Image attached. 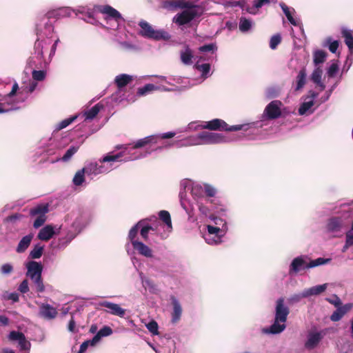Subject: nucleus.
<instances>
[{"mask_svg": "<svg viewBox=\"0 0 353 353\" xmlns=\"http://www.w3.org/2000/svg\"><path fill=\"white\" fill-rule=\"evenodd\" d=\"M279 6L281 7L283 12L285 15L286 18L288 19V21L294 26H299L301 31L303 32V28L301 23H300L299 21L295 19L293 17V14L295 13L294 8L292 7L288 6L285 3L281 2L279 3Z\"/></svg>", "mask_w": 353, "mask_h": 353, "instance_id": "23", "label": "nucleus"}, {"mask_svg": "<svg viewBox=\"0 0 353 353\" xmlns=\"http://www.w3.org/2000/svg\"><path fill=\"white\" fill-rule=\"evenodd\" d=\"M9 339L12 341H17L21 350H28L30 348V343L26 340L23 332H10Z\"/></svg>", "mask_w": 353, "mask_h": 353, "instance_id": "26", "label": "nucleus"}, {"mask_svg": "<svg viewBox=\"0 0 353 353\" xmlns=\"http://www.w3.org/2000/svg\"><path fill=\"white\" fill-rule=\"evenodd\" d=\"M341 77L342 74L340 75L338 79L336 80V81L328 88V89L325 91V94L319 99L320 103H323L329 100L333 91L336 88V87L341 82Z\"/></svg>", "mask_w": 353, "mask_h": 353, "instance_id": "45", "label": "nucleus"}, {"mask_svg": "<svg viewBox=\"0 0 353 353\" xmlns=\"http://www.w3.org/2000/svg\"><path fill=\"white\" fill-rule=\"evenodd\" d=\"M225 234V228H214L213 225H207V232L203 233L205 242L210 245H216L222 242V238Z\"/></svg>", "mask_w": 353, "mask_h": 353, "instance_id": "13", "label": "nucleus"}, {"mask_svg": "<svg viewBox=\"0 0 353 353\" xmlns=\"http://www.w3.org/2000/svg\"><path fill=\"white\" fill-rule=\"evenodd\" d=\"M139 221H143V223L140 226V234L142 239L148 241L149 240V234L150 232H153L152 224L148 223V219H141Z\"/></svg>", "mask_w": 353, "mask_h": 353, "instance_id": "44", "label": "nucleus"}, {"mask_svg": "<svg viewBox=\"0 0 353 353\" xmlns=\"http://www.w3.org/2000/svg\"><path fill=\"white\" fill-rule=\"evenodd\" d=\"M199 57L194 56L193 51L188 46H185L180 51L181 61L186 65H190L193 63L194 61H197Z\"/></svg>", "mask_w": 353, "mask_h": 353, "instance_id": "22", "label": "nucleus"}, {"mask_svg": "<svg viewBox=\"0 0 353 353\" xmlns=\"http://www.w3.org/2000/svg\"><path fill=\"white\" fill-rule=\"evenodd\" d=\"M170 300L173 306V311L172 313V322H177L182 314V307L179 300L174 296H171Z\"/></svg>", "mask_w": 353, "mask_h": 353, "instance_id": "36", "label": "nucleus"}, {"mask_svg": "<svg viewBox=\"0 0 353 353\" xmlns=\"http://www.w3.org/2000/svg\"><path fill=\"white\" fill-rule=\"evenodd\" d=\"M101 307L105 308V312L112 315L117 316L119 317H124L125 315L126 310L122 308L119 304L112 303L110 301H101L99 303Z\"/></svg>", "mask_w": 353, "mask_h": 353, "instance_id": "18", "label": "nucleus"}, {"mask_svg": "<svg viewBox=\"0 0 353 353\" xmlns=\"http://www.w3.org/2000/svg\"><path fill=\"white\" fill-rule=\"evenodd\" d=\"M205 11L203 2L201 4L190 7L189 8L183 10L181 12L176 14L172 21L178 26H183L190 23L195 18L199 17L203 14Z\"/></svg>", "mask_w": 353, "mask_h": 353, "instance_id": "10", "label": "nucleus"}, {"mask_svg": "<svg viewBox=\"0 0 353 353\" xmlns=\"http://www.w3.org/2000/svg\"><path fill=\"white\" fill-rule=\"evenodd\" d=\"M339 41L333 40V39L330 37H327L323 43V46L325 48H328L329 50L332 53H335L339 48Z\"/></svg>", "mask_w": 353, "mask_h": 353, "instance_id": "50", "label": "nucleus"}, {"mask_svg": "<svg viewBox=\"0 0 353 353\" xmlns=\"http://www.w3.org/2000/svg\"><path fill=\"white\" fill-rule=\"evenodd\" d=\"M72 13H75L76 15H77V13L75 12V10L72 9L70 7H64L61 8L57 10H54L52 12H49L43 16V17H48L50 22L53 23V21L51 20V18L57 17H70L72 15Z\"/></svg>", "mask_w": 353, "mask_h": 353, "instance_id": "25", "label": "nucleus"}, {"mask_svg": "<svg viewBox=\"0 0 353 353\" xmlns=\"http://www.w3.org/2000/svg\"><path fill=\"white\" fill-rule=\"evenodd\" d=\"M307 298L305 289L300 293L294 294L290 296L288 301L290 303H297L300 302L303 299Z\"/></svg>", "mask_w": 353, "mask_h": 353, "instance_id": "56", "label": "nucleus"}, {"mask_svg": "<svg viewBox=\"0 0 353 353\" xmlns=\"http://www.w3.org/2000/svg\"><path fill=\"white\" fill-rule=\"evenodd\" d=\"M153 226V232L157 236H159L161 239L163 240L167 239L170 234L172 230H168L167 225L163 224L162 222H157L156 223L152 224Z\"/></svg>", "mask_w": 353, "mask_h": 353, "instance_id": "33", "label": "nucleus"}, {"mask_svg": "<svg viewBox=\"0 0 353 353\" xmlns=\"http://www.w3.org/2000/svg\"><path fill=\"white\" fill-rule=\"evenodd\" d=\"M307 81V72L305 68L301 69L293 82L294 90L295 92L301 90Z\"/></svg>", "mask_w": 353, "mask_h": 353, "instance_id": "30", "label": "nucleus"}, {"mask_svg": "<svg viewBox=\"0 0 353 353\" xmlns=\"http://www.w3.org/2000/svg\"><path fill=\"white\" fill-rule=\"evenodd\" d=\"M325 301L336 307L343 305L341 299L336 294H332L331 296L325 298Z\"/></svg>", "mask_w": 353, "mask_h": 353, "instance_id": "61", "label": "nucleus"}, {"mask_svg": "<svg viewBox=\"0 0 353 353\" xmlns=\"http://www.w3.org/2000/svg\"><path fill=\"white\" fill-rule=\"evenodd\" d=\"M103 105H101V103H97L90 110H88L83 112L82 114L78 115L79 117L81 116L82 117H84L85 120H91L98 114L100 110L103 108Z\"/></svg>", "mask_w": 353, "mask_h": 353, "instance_id": "43", "label": "nucleus"}, {"mask_svg": "<svg viewBox=\"0 0 353 353\" xmlns=\"http://www.w3.org/2000/svg\"><path fill=\"white\" fill-rule=\"evenodd\" d=\"M319 96V93L310 90L308 94L303 97V102L301 104L298 112L301 116L312 114L314 109H312L314 105V100Z\"/></svg>", "mask_w": 353, "mask_h": 353, "instance_id": "16", "label": "nucleus"}, {"mask_svg": "<svg viewBox=\"0 0 353 353\" xmlns=\"http://www.w3.org/2000/svg\"><path fill=\"white\" fill-rule=\"evenodd\" d=\"M281 41V36L280 34H276L273 35L270 40V48L272 50H274L277 48L279 44Z\"/></svg>", "mask_w": 353, "mask_h": 353, "instance_id": "59", "label": "nucleus"}, {"mask_svg": "<svg viewBox=\"0 0 353 353\" xmlns=\"http://www.w3.org/2000/svg\"><path fill=\"white\" fill-rule=\"evenodd\" d=\"M101 11L106 14V23L111 26V29L117 28L121 22L125 21L119 12L110 6H103Z\"/></svg>", "mask_w": 353, "mask_h": 353, "instance_id": "14", "label": "nucleus"}, {"mask_svg": "<svg viewBox=\"0 0 353 353\" xmlns=\"http://www.w3.org/2000/svg\"><path fill=\"white\" fill-rule=\"evenodd\" d=\"M43 250V247L40 245L39 244H37L30 251L29 256L33 259H39L42 256Z\"/></svg>", "mask_w": 353, "mask_h": 353, "instance_id": "55", "label": "nucleus"}, {"mask_svg": "<svg viewBox=\"0 0 353 353\" xmlns=\"http://www.w3.org/2000/svg\"><path fill=\"white\" fill-rule=\"evenodd\" d=\"M193 2L187 0H165L163 2V8L167 10L187 9L196 6Z\"/></svg>", "mask_w": 353, "mask_h": 353, "instance_id": "17", "label": "nucleus"}, {"mask_svg": "<svg viewBox=\"0 0 353 353\" xmlns=\"http://www.w3.org/2000/svg\"><path fill=\"white\" fill-rule=\"evenodd\" d=\"M323 70L321 67H315L310 75L311 81L319 88L320 91L325 89V84L322 81Z\"/></svg>", "mask_w": 353, "mask_h": 353, "instance_id": "29", "label": "nucleus"}, {"mask_svg": "<svg viewBox=\"0 0 353 353\" xmlns=\"http://www.w3.org/2000/svg\"><path fill=\"white\" fill-rule=\"evenodd\" d=\"M33 80L34 81H43L46 78V73L44 70H33L32 72Z\"/></svg>", "mask_w": 353, "mask_h": 353, "instance_id": "63", "label": "nucleus"}, {"mask_svg": "<svg viewBox=\"0 0 353 353\" xmlns=\"http://www.w3.org/2000/svg\"><path fill=\"white\" fill-rule=\"evenodd\" d=\"M181 185L184 189L191 187L192 201L186 198L183 192L180 191L179 192L181 205L188 215L189 219L193 218L196 208L201 215L208 216L213 209V203L212 199H210L204 195L203 185L199 183L192 184L190 181H182Z\"/></svg>", "mask_w": 353, "mask_h": 353, "instance_id": "3", "label": "nucleus"}, {"mask_svg": "<svg viewBox=\"0 0 353 353\" xmlns=\"http://www.w3.org/2000/svg\"><path fill=\"white\" fill-rule=\"evenodd\" d=\"M225 141V137L220 133L203 131L181 140L174 141L164 145H159L153 150L160 151L164 148H168L174 145L177 148H182L200 145L217 144Z\"/></svg>", "mask_w": 353, "mask_h": 353, "instance_id": "6", "label": "nucleus"}, {"mask_svg": "<svg viewBox=\"0 0 353 353\" xmlns=\"http://www.w3.org/2000/svg\"><path fill=\"white\" fill-rule=\"evenodd\" d=\"M58 233V228L52 225H46L39 230L37 237L41 241H48L54 234Z\"/></svg>", "mask_w": 353, "mask_h": 353, "instance_id": "24", "label": "nucleus"}, {"mask_svg": "<svg viewBox=\"0 0 353 353\" xmlns=\"http://www.w3.org/2000/svg\"><path fill=\"white\" fill-rule=\"evenodd\" d=\"M352 303H346L343 305L337 307L336 310L330 316V320L333 322L340 321L352 308Z\"/></svg>", "mask_w": 353, "mask_h": 353, "instance_id": "28", "label": "nucleus"}, {"mask_svg": "<svg viewBox=\"0 0 353 353\" xmlns=\"http://www.w3.org/2000/svg\"><path fill=\"white\" fill-rule=\"evenodd\" d=\"M199 50L201 52H212V54H214V52L216 50V46L214 43H209L199 47Z\"/></svg>", "mask_w": 353, "mask_h": 353, "instance_id": "64", "label": "nucleus"}, {"mask_svg": "<svg viewBox=\"0 0 353 353\" xmlns=\"http://www.w3.org/2000/svg\"><path fill=\"white\" fill-rule=\"evenodd\" d=\"M160 220L163 221V224L166 225L168 230H172V225L170 213L166 210H161L159 212Z\"/></svg>", "mask_w": 353, "mask_h": 353, "instance_id": "51", "label": "nucleus"}, {"mask_svg": "<svg viewBox=\"0 0 353 353\" xmlns=\"http://www.w3.org/2000/svg\"><path fill=\"white\" fill-rule=\"evenodd\" d=\"M19 108L18 103L10 102L6 100V98L1 99L0 102V114L6 113L12 110H17Z\"/></svg>", "mask_w": 353, "mask_h": 353, "instance_id": "41", "label": "nucleus"}, {"mask_svg": "<svg viewBox=\"0 0 353 353\" xmlns=\"http://www.w3.org/2000/svg\"><path fill=\"white\" fill-rule=\"evenodd\" d=\"M331 259L322 257L311 260L307 255H300L292 259L289 266V274H296L301 270L313 268L330 262Z\"/></svg>", "mask_w": 353, "mask_h": 353, "instance_id": "8", "label": "nucleus"}, {"mask_svg": "<svg viewBox=\"0 0 353 353\" xmlns=\"http://www.w3.org/2000/svg\"><path fill=\"white\" fill-rule=\"evenodd\" d=\"M26 276L29 277L35 285L36 290L38 292H43L45 286L42 280L43 272L42 265L35 261H30L26 263Z\"/></svg>", "mask_w": 353, "mask_h": 353, "instance_id": "12", "label": "nucleus"}, {"mask_svg": "<svg viewBox=\"0 0 353 353\" xmlns=\"http://www.w3.org/2000/svg\"><path fill=\"white\" fill-rule=\"evenodd\" d=\"M37 39L34 46L33 55L28 64L37 68L46 67L55 54L59 39H52L54 26L48 17H42L36 26Z\"/></svg>", "mask_w": 353, "mask_h": 353, "instance_id": "2", "label": "nucleus"}, {"mask_svg": "<svg viewBox=\"0 0 353 353\" xmlns=\"http://www.w3.org/2000/svg\"><path fill=\"white\" fill-rule=\"evenodd\" d=\"M327 57V53L322 50H316L313 53V63L315 67L324 63Z\"/></svg>", "mask_w": 353, "mask_h": 353, "instance_id": "46", "label": "nucleus"}, {"mask_svg": "<svg viewBox=\"0 0 353 353\" xmlns=\"http://www.w3.org/2000/svg\"><path fill=\"white\" fill-rule=\"evenodd\" d=\"M202 57L196 61L194 68L201 73V82L212 75L211 66L210 63H200L203 60Z\"/></svg>", "mask_w": 353, "mask_h": 353, "instance_id": "27", "label": "nucleus"}, {"mask_svg": "<svg viewBox=\"0 0 353 353\" xmlns=\"http://www.w3.org/2000/svg\"><path fill=\"white\" fill-rule=\"evenodd\" d=\"M203 190H204V195L207 196V198H209L210 199H212V197H214L216 194V189L212 186L210 184L208 183H203Z\"/></svg>", "mask_w": 353, "mask_h": 353, "instance_id": "54", "label": "nucleus"}, {"mask_svg": "<svg viewBox=\"0 0 353 353\" xmlns=\"http://www.w3.org/2000/svg\"><path fill=\"white\" fill-rule=\"evenodd\" d=\"M78 146H70L62 157H61V154H59V162H68L72 159L73 155L78 151Z\"/></svg>", "mask_w": 353, "mask_h": 353, "instance_id": "49", "label": "nucleus"}, {"mask_svg": "<svg viewBox=\"0 0 353 353\" xmlns=\"http://www.w3.org/2000/svg\"><path fill=\"white\" fill-rule=\"evenodd\" d=\"M3 300H11L13 303L19 301V294L17 292H4L1 295Z\"/></svg>", "mask_w": 353, "mask_h": 353, "instance_id": "58", "label": "nucleus"}, {"mask_svg": "<svg viewBox=\"0 0 353 353\" xmlns=\"http://www.w3.org/2000/svg\"><path fill=\"white\" fill-rule=\"evenodd\" d=\"M143 223V221H139L130 230L128 237L129 240L130 241L132 245H133V242L139 241L136 240V237L137 236L139 229Z\"/></svg>", "mask_w": 353, "mask_h": 353, "instance_id": "53", "label": "nucleus"}, {"mask_svg": "<svg viewBox=\"0 0 353 353\" xmlns=\"http://www.w3.org/2000/svg\"><path fill=\"white\" fill-rule=\"evenodd\" d=\"M13 266L11 263H7L3 264L0 268V273L2 275L7 276L13 272Z\"/></svg>", "mask_w": 353, "mask_h": 353, "instance_id": "62", "label": "nucleus"}, {"mask_svg": "<svg viewBox=\"0 0 353 353\" xmlns=\"http://www.w3.org/2000/svg\"><path fill=\"white\" fill-rule=\"evenodd\" d=\"M132 247L140 255L146 258H152L153 256L151 248L141 241L133 242Z\"/></svg>", "mask_w": 353, "mask_h": 353, "instance_id": "35", "label": "nucleus"}, {"mask_svg": "<svg viewBox=\"0 0 353 353\" xmlns=\"http://www.w3.org/2000/svg\"><path fill=\"white\" fill-rule=\"evenodd\" d=\"M132 76L127 74H121L116 76L114 79V83L117 85L119 91L122 90V88L127 85L129 83L132 81Z\"/></svg>", "mask_w": 353, "mask_h": 353, "instance_id": "39", "label": "nucleus"}, {"mask_svg": "<svg viewBox=\"0 0 353 353\" xmlns=\"http://www.w3.org/2000/svg\"><path fill=\"white\" fill-rule=\"evenodd\" d=\"M327 283H324L322 285H317L315 286H312L310 288H305V292L307 297L309 298L312 296H318L323 292H324L327 288Z\"/></svg>", "mask_w": 353, "mask_h": 353, "instance_id": "42", "label": "nucleus"}, {"mask_svg": "<svg viewBox=\"0 0 353 353\" xmlns=\"http://www.w3.org/2000/svg\"><path fill=\"white\" fill-rule=\"evenodd\" d=\"M34 235L32 234H28L23 236L19 242L18 245L16 248V252L17 253H23L30 246Z\"/></svg>", "mask_w": 353, "mask_h": 353, "instance_id": "40", "label": "nucleus"}, {"mask_svg": "<svg viewBox=\"0 0 353 353\" xmlns=\"http://www.w3.org/2000/svg\"><path fill=\"white\" fill-rule=\"evenodd\" d=\"M68 145L65 137L53 132L50 137H43L38 143L37 154L41 164H54L59 162V154Z\"/></svg>", "mask_w": 353, "mask_h": 353, "instance_id": "4", "label": "nucleus"}, {"mask_svg": "<svg viewBox=\"0 0 353 353\" xmlns=\"http://www.w3.org/2000/svg\"><path fill=\"white\" fill-rule=\"evenodd\" d=\"M139 26L140 27L139 34L144 38L155 41L168 40L170 38L168 32L163 29H154L152 26L144 20L140 21Z\"/></svg>", "mask_w": 353, "mask_h": 353, "instance_id": "11", "label": "nucleus"}, {"mask_svg": "<svg viewBox=\"0 0 353 353\" xmlns=\"http://www.w3.org/2000/svg\"><path fill=\"white\" fill-rule=\"evenodd\" d=\"M212 219L213 220L215 225H213L214 228H225V233L227 232L228 231V226H227V223H226V221L223 219H221V218H219V217H212Z\"/></svg>", "mask_w": 353, "mask_h": 353, "instance_id": "60", "label": "nucleus"}, {"mask_svg": "<svg viewBox=\"0 0 353 353\" xmlns=\"http://www.w3.org/2000/svg\"><path fill=\"white\" fill-rule=\"evenodd\" d=\"M139 276L141 281L143 288L148 290L152 294H156L158 289L155 283L148 277H147L143 272H139Z\"/></svg>", "mask_w": 353, "mask_h": 353, "instance_id": "32", "label": "nucleus"}, {"mask_svg": "<svg viewBox=\"0 0 353 353\" xmlns=\"http://www.w3.org/2000/svg\"><path fill=\"white\" fill-rule=\"evenodd\" d=\"M282 105L280 101H272L265 107L260 121L244 123V139H259L263 134V128L267 125L268 120L276 119L281 117Z\"/></svg>", "mask_w": 353, "mask_h": 353, "instance_id": "5", "label": "nucleus"}, {"mask_svg": "<svg viewBox=\"0 0 353 353\" xmlns=\"http://www.w3.org/2000/svg\"><path fill=\"white\" fill-rule=\"evenodd\" d=\"M201 128L212 130L237 131L241 130L243 125H229L222 119H214L205 122V124Z\"/></svg>", "mask_w": 353, "mask_h": 353, "instance_id": "15", "label": "nucleus"}, {"mask_svg": "<svg viewBox=\"0 0 353 353\" xmlns=\"http://www.w3.org/2000/svg\"><path fill=\"white\" fill-rule=\"evenodd\" d=\"M86 172L84 168L79 170L72 179V183L74 186H81L85 180Z\"/></svg>", "mask_w": 353, "mask_h": 353, "instance_id": "47", "label": "nucleus"}, {"mask_svg": "<svg viewBox=\"0 0 353 353\" xmlns=\"http://www.w3.org/2000/svg\"><path fill=\"white\" fill-rule=\"evenodd\" d=\"M339 70L336 63H332L327 69L326 74L329 79L334 78Z\"/></svg>", "mask_w": 353, "mask_h": 353, "instance_id": "57", "label": "nucleus"}, {"mask_svg": "<svg viewBox=\"0 0 353 353\" xmlns=\"http://www.w3.org/2000/svg\"><path fill=\"white\" fill-rule=\"evenodd\" d=\"M341 34L345 39V43L347 45L350 54H353V30L343 28L341 29Z\"/></svg>", "mask_w": 353, "mask_h": 353, "instance_id": "38", "label": "nucleus"}, {"mask_svg": "<svg viewBox=\"0 0 353 353\" xmlns=\"http://www.w3.org/2000/svg\"><path fill=\"white\" fill-rule=\"evenodd\" d=\"M112 333V332H97V334L92 338V340H87L81 345L78 353H84L89 345H94L100 341L102 336H109Z\"/></svg>", "mask_w": 353, "mask_h": 353, "instance_id": "31", "label": "nucleus"}, {"mask_svg": "<svg viewBox=\"0 0 353 353\" xmlns=\"http://www.w3.org/2000/svg\"><path fill=\"white\" fill-rule=\"evenodd\" d=\"M273 0H253L251 6L244 5V10L252 15H257L261 13V8L269 6Z\"/></svg>", "mask_w": 353, "mask_h": 353, "instance_id": "20", "label": "nucleus"}, {"mask_svg": "<svg viewBox=\"0 0 353 353\" xmlns=\"http://www.w3.org/2000/svg\"><path fill=\"white\" fill-rule=\"evenodd\" d=\"M84 226L85 222L82 216L76 217L69 226L62 224L58 228V230L59 233L63 234V236L59 239L52 240L50 245V248L53 250H61L65 249L82 230Z\"/></svg>", "mask_w": 353, "mask_h": 353, "instance_id": "7", "label": "nucleus"}, {"mask_svg": "<svg viewBox=\"0 0 353 353\" xmlns=\"http://www.w3.org/2000/svg\"><path fill=\"white\" fill-rule=\"evenodd\" d=\"M174 132H168L148 136L143 139L137 140L130 145H117V149H122L119 152L114 154L109 152L103 157L99 161H90L87 163L83 167L86 176L93 179L96 176L101 174H106L114 169V163L118 161H135L139 159L145 157L150 152H141L137 150L138 148H142L150 143H158L161 139H170L175 136Z\"/></svg>", "mask_w": 353, "mask_h": 353, "instance_id": "1", "label": "nucleus"}, {"mask_svg": "<svg viewBox=\"0 0 353 353\" xmlns=\"http://www.w3.org/2000/svg\"><path fill=\"white\" fill-rule=\"evenodd\" d=\"M289 313L290 310L285 305L284 299H278L276 303L274 322L269 328H263L261 331H284Z\"/></svg>", "mask_w": 353, "mask_h": 353, "instance_id": "9", "label": "nucleus"}, {"mask_svg": "<svg viewBox=\"0 0 353 353\" xmlns=\"http://www.w3.org/2000/svg\"><path fill=\"white\" fill-rule=\"evenodd\" d=\"M155 90L170 91V89L166 88L164 86H158L152 83H148L144 86L139 88L137 94L138 96H145Z\"/></svg>", "mask_w": 353, "mask_h": 353, "instance_id": "34", "label": "nucleus"}, {"mask_svg": "<svg viewBox=\"0 0 353 353\" xmlns=\"http://www.w3.org/2000/svg\"><path fill=\"white\" fill-rule=\"evenodd\" d=\"M343 226V221L339 217L330 218L326 224V231L328 233L336 236V234L340 232Z\"/></svg>", "mask_w": 353, "mask_h": 353, "instance_id": "21", "label": "nucleus"}, {"mask_svg": "<svg viewBox=\"0 0 353 353\" xmlns=\"http://www.w3.org/2000/svg\"><path fill=\"white\" fill-rule=\"evenodd\" d=\"M48 212V205L47 204L38 205L30 210L31 216H45Z\"/></svg>", "mask_w": 353, "mask_h": 353, "instance_id": "48", "label": "nucleus"}, {"mask_svg": "<svg viewBox=\"0 0 353 353\" xmlns=\"http://www.w3.org/2000/svg\"><path fill=\"white\" fill-rule=\"evenodd\" d=\"M321 332H310L307 336V340L305 343V348L308 350L314 349L322 339Z\"/></svg>", "mask_w": 353, "mask_h": 353, "instance_id": "37", "label": "nucleus"}, {"mask_svg": "<svg viewBox=\"0 0 353 353\" xmlns=\"http://www.w3.org/2000/svg\"><path fill=\"white\" fill-rule=\"evenodd\" d=\"M38 314L46 320H52L56 318L58 312L57 308L50 304L43 303L39 305Z\"/></svg>", "mask_w": 353, "mask_h": 353, "instance_id": "19", "label": "nucleus"}, {"mask_svg": "<svg viewBox=\"0 0 353 353\" xmlns=\"http://www.w3.org/2000/svg\"><path fill=\"white\" fill-rule=\"evenodd\" d=\"M79 117V115L76 114L74 116H72L69 118H67L65 119H63L61 122H59L55 127V129L53 132H56L57 134H59V131L66 127H68L70 123H72L73 121H74L77 118Z\"/></svg>", "mask_w": 353, "mask_h": 353, "instance_id": "52", "label": "nucleus"}]
</instances>
